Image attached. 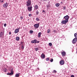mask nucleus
<instances>
[{
    "instance_id": "nucleus-1",
    "label": "nucleus",
    "mask_w": 77,
    "mask_h": 77,
    "mask_svg": "<svg viewBox=\"0 0 77 77\" xmlns=\"http://www.w3.org/2000/svg\"><path fill=\"white\" fill-rule=\"evenodd\" d=\"M32 5V1L31 0H28L27 2H26V7L31 6V5Z\"/></svg>"
},
{
    "instance_id": "nucleus-2",
    "label": "nucleus",
    "mask_w": 77,
    "mask_h": 77,
    "mask_svg": "<svg viewBox=\"0 0 77 77\" xmlns=\"http://www.w3.org/2000/svg\"><path fill=\"white\" fill-rule=\"evenodd\" d=\"M27 10L29 12H30L32 11V6L31 5L30 7H27Z\"/></svg>"
},
{
    "instance_id": "nucleus-3",
    "label": "nucleus",
    "mask_w": 77,
    "mask_h": 77,
    "mask_svg": "<svg viewBox=\"0 0 77 77\" xmlns=\"http://www.w3.org/2000/svg\"><path fill=\"white\" fill-rule=\"evenodd\" d=\"M63 19L66 20V21L68 22V19H69V16L67 15L64 17Z\"/></svg>"
},
{
    "instance_id": "nucleus-4",
    "label": "nucleus",
    "mask_w": 77,
    "mask_h": 77,
    "mask_svg": "<svg viewBox=\"0 0 77 77\" xmlns=\"http://www.w3.org/2000/svg\"><path fill=\"white\" fill-rule=\"evenodd\" d=\"M34 26L35 28L37 29L39 27V23H37L35 24L34 25Z\"/></svg>"
},
{
    "instance_id": "nucleus-5",
    "label": "nucleus",
    "mask_w": 77,
    "mask_h": 77,
    "mask_svg": "<svg viewBox=\"0 0 77 77\" xmlns=\"http://www.w3.org/2000/svg\"><path fill=\"white\" fill-rule=\"evenodd\" d=\"M13 74H14V72L13 71V69L12 68L11 71V73H8L7 74L8 75H12Z\"/></svg>"
},
{
    "instance_id": "nucleus-6",
    "label": "nucleus",
    "mask_w": 77,
    "mask_h": 77,
    "mask_svg": "<svg viewBox=\"0 0 77 77\" xmlns=\"http://www.w3.org/2000/svg\"><path fill=\"white\" fill-rule=\"evenodd\" d=\"M68 22V21H67V20H64L62 21L61 22V23L62 24H66V23H67Z\"/></svg>"
},
{
    "instance_id": "nucleus-7",
    "label": "nucleus",
    "mask_w": 77,
    "mask_h": 77,
    "mask_svg": "<svg viewBox=\"0 0 77 77\" xmlns=\"http://www.w3.org/2000/svg\"><path fill=\"white\" fill-rule=\"evenodd\" d=\"M8 3H5L3 5V6L4 7V8H7V7H8Z\"/></svg>"
},
{
    "instance_id": "nucleus-8",
    "label": "nucleus",
    "mask_w": 77,
    "mask_h": 77,
    "mask_svg": "<svg viewBox=\"0 0 77 77\" xmlns=\"http://www.w3.org/2000/svg\"><path fill=\"white\" fill-rule=\"evenodd\" d=\"M39 8V7L38 5H36L34 6V9L35 10H37V9H38Z\"/></svg>"
},
{
    "instance_id": "nucleus-9",
    "label": "nucleus",
    "mask_w": 77,
    "mask_h": 77,
    "mask_svg": "<svg viewBox=\"0 0 77 77\" xmlns=\"http://www.w3.org/2000/svg\"><path fill=\"white\" fill-rule=\"evenodd\" d=\"M19 30H20V28L16 29L14 31L15 33H18Z\"/></svg>"
},
{
    "instance_id": "nucleus-10",
    "label": "nucleus",
    "mask_w": 77,
    "mask_h": 77,
    "mask_svg": "<svg viewBox=\"0 0 77 77\" xmlns=\"http://www.w3.org/2000/svg\"><path fill=\"white\" fill-rule=\"evenodd\" d=\"M77 41V39L76 38H74L72 41V43L73 44H75V43Z\"/></svg>"
},
{
    "instance_id": "nucleus-11",
    "label": "nucleus",
    "mask_w": 77,
    "mask_h": 77,
    "mask_svg": "<svg viewBox=\"0 0 77 77\" xmlns=\"http://www.w3.org/2000/svg\"><path fill=\"white\" fill-rule=\"evenodd\" d=\"M60 65H63V64H64V60H61L60 62Z\"/></svg>"
},
{
    "instance_id": "nucleus-12",
    "label": "nucleus",
    "mask_w": 77,
    "mask_h": 77,
    "mask_svg": "<svg viewBox=\"0 0 77 77\" xmlns=\"http://www.w3.org/2000/svg\"><path fill=\"white\" fill-rule=\"evenodd\" d=\"M3 35H4V32H1V33H0V37H2Z\"/></svg>"
},
{
    "instance_id": "nucleus-13",
    "label": "nucleus",
    "mask_w": 77,
    "mask_h": 77,
    "mask_svg": "<svg viewBox=\"0 0 77 77\" xmlns=\"http://www.w3.org/2000/svg\"><path fill=\"white\" fill-rule=\"evenodd\" d=\"M41 34H42V33H41V32L38 33V38H40V37H41Z\"/></svg>"
},
{
    "instance_id": "nucleus-14",
    "label": "nucleus",
    "mask_w": 77,
    "mask_h": 77,
    "mask_svg": "<svg viewBox=\"0 0 77 77\" xmlns=\"http://www.w3.org/2000/svg\"><path fill=\"white\" fill-rule=\"evenodd\" d=\"M61 54L63 56H65V52L63 51L62 53Z\"/></svg>"
},
{
    "instance_id": "nucleus-15",
    "label": "nucleus",
    "mask_w": 77,
    "mask_h": 77,
    "mask_svg": "<svg viewBox=\"0 0 77 77\" xmlns=\"http://www.w3.org/2000/svg\"><path fill=\"white\" fill-rule=\"evenodd\" d=\"M41 57L43 59H44L45 58V55L44 54H42L41 55Z\"/></svg>"
},
{
    "instance_id": "nucleus-16",
    "label": "nucleus",
    "mask_w": 77,
    "mask_h": 77,
    "mask_svg": "<svg viewBox=\"0 0 77 77\" xmlns=\"http://www.w3.org/2000/svg\"><path fill=\"white\" fill-rule=\"evenodd\" d=\"M46 7L47 8H50L51 7V5L49 4H48V5H46Z\"/></svg>"
},
{
    "instance_id": "nucleus-17",
    "label": "nucleus",
    "mask_w": 77,
    "mask_h": 77,
    "mask_svg": "<svg viewBox=\"0 0 77 77\" xmlns=\"http://www.w3.org/2000/svg\"><path fill=\"white\" fill-rule=\"evenodd\" d=\"M3 70L4 72H6L7 71V69L6 68H5Z\"/></svg>"
},
{
    "instance_id": "nucleus-18",
    "label": "nucleus",
    "mask_w": 77,
    "mask_h": 77,
    "mask_svg": "<svg viewBox=\"0 0 77 77\" xmlns=\"http://www.w3.org/2000/svg\"><path fill=\"white\" fill-rule=\"evenodd\" d=\"M20 74V73H17V74L15 75V77H19V76H20V74Z\"/></svg>"
},
{
    "instance_id": "nucleus-19",
    "label": "nucleus",
    "mask_w": 77,
    "mask_h": 77,
    "mask_svg": "<svg viewBox=\"0 0 77 77\" xmlns=\"http://www.w3.org/2000/svg\"><path fill=\"white\" fill-rule=\"evenodd\" d=\"M39 14V11H38L37 10L36 12V14L35 15H38Z\"/></svg>"
},
{
    "instance_id": "nucleus-20",
    "label": "nucleus",
    "mask_w": 77,
    "mask_h": 77,
    "mask_svg": "<svg viewBox=\"0 0 77 77\" xmlns=\"http://www.w3.org/2000/svg\"><path fill=\"white\" fill-rule=\"evenodd\" d=\"M56 6H57V7H58V6H60V3H57L56 4Z\"/></svg>"
},
{
    "instance_id": "nucleus-21",
    "label": "nucleus",
    "mask_w": 77,
    "mask_h": 77,
    "mask_svg": "<svg viewBox=\"0 0 77 77\" xmlns=\"http://www.w3.org/2000/svg\"><path fill=\"white\" fill-rule=\"evenodd\" d=\"M16 40H17V41H19L20 40V37H16Z\"/></svg>"
},
{
    "instance_id": "nucleus-22",
    "label": "nucleus",
    "mask_w": 77,
    "mask_h": 77,
    "mask_svg": "<svg viewBox=\"0 0 77 77\" xmlns=\"http://www.w3.org/2000/svg\"><path fill=\"white\" fill-rule=\"evenodd\" d=\"M29 33H30V34H32V33H33V31L32 30H30L29 31Z\"/></svg>"
},
{
    "instance_id": "nucleus-23",
    "label": "nucleus",
    "mask_w": 77,
    "mask_h": 77,
    "mask_svg": "<svg viewBox=\"0 0 77 77\" xmlns=\"http://www.w3.org/2000/svg\"><path fill=\"white\" fill-rule=\"evenodd\" d=\"M24 45H22L21 47V48L22 49H24Z\"/></svg>"
},
{
    "instance_id": "nucleus-24",
    "label": "nucleus",
    "mask_w": 77,
    "mask_h": 77,
    "mask_svg": "<svg viewBox=\"0 0 77 77\" xmlns=\"http://www.w3.org/2000/svg\"><path fill=\"white\" fill-rule=\"evenodd\" d=\"M34 42L35 43V44H36V43H37V40L36 39H34Z\"/></svg>"
},
{
    "instance_id": "nucleus-25",
    "label": "nucleus",
    "mask_w": 77,
    "mask_h": 77,
    "mask_svg": "<svg viewBox=\"0 0 77 77\" xmlns=\"http://www.w3.org/2000/svg\"><path fill=\"white\" fill-rule=\"evenodd\" d=\"M74 36H75V38H77V33H75L74 34Z\"/></svg>"
},
{
    "instance_id": "nucleus-26",
    "label": "nucleus",
    "mask_w": 77,
    "mask_h": 77,
    "mask_svg": "<svg viewBox=\"0 0 77 77\" xmlns=\"http://www.w3.org/2000/svg\"><path fill=\"white\" fill-rule=\"evenodd\" d=\"M52 72H53V73H56V72H57V71L56 70H54Z\"/></svg>"
},
{
    "instance_id": "nucleus-27",
    "label": "nucleus",
    "mask_w": 77,
    "mask_h": 77,
    "mask_svg": "<svg viewBox=\"0 0 77 77\" xmlns=\"http://www.w3.org/2000/svg\"><path fill=\"white\" fill-rule=\"evenodd\" d=\"M36 21H39L40 20H39V18L37 17V18H36Z\"/></svg>"
},
{
    "instance_id": "nucleus-28",
    "label": "nucleus",
    "mask_w": 77,
    "mask_h": 77,
    "mask_svg": "<svg viewBox=\"0 0 77 77\" xmlns=\"http://www.w3.org/2000/svg\"><path fill=\"white\" fill-rule=\"evenodd\" d=\"M50 32V29H48L47 30V32L49 33Z\"/></svg>"
},
{
    "instance_id": "nucleus-29",
    "label": "nucleus",
    "mask_w": 77,
    "mask_h": 77,
    "mask_svg": "<svg viewBox=\"0 0 77 77\" xmlns=\"http://www.w3.org/2000/svg\"><path fill=\"white\" fill-rule=\"evenodd\" d=\"M49 46H50V47H51V46H52V43H49Z\"/></svg>"
},
{
    "instance_id": "nucleus-30",
    "label": "nucleus",
    "mask_w": 77,
    "mask_h": 77,
    "mask_svg": "<svg viewBox=\"0 0 77 77\" xmlns=\"http://www.w3.org/2000/svg\"><path fill=\"white\" fill-rule=\"evenodd\" d=\"M39 50V48H35V51H38V50Z\"/></svg>"
},
{
    "instance_id": "nucleus-31",
    "label": "nucleus",
    "mask_w": 77,
    "mask_h": 77,
    "mask_svg": "<svg viewBox=\"0 0 77 77\" xmlns=\"http://www.w3.org/2000/svg\"><path fill=\"white\" fill-rule=\"evenodd\" d=\"M51 62H53V59L52 58L51 59V60H50Z\"/></svg>"
},
{
    "instance_id": "nucleus-32",
    "label": "nucleus",
    "mask_w": 77,
    "mask_h": 77,
    "mask_svg": "<svg viewBox=\"0 0 77 77\" xmlns=\"http://www.w3.org/2000/svg\"><path fill=\"white\" fill-rule=\"evenodd\" d=\"M46 60L47 61H49V58H47L46 59Z\"/></svg>"
},
{
    "instance_id": "nucleus-33",
    "label": "nucleus",
    "mask_w": 77,
    "mask_h": 77,
    "mask_svg": "<svg viewBox=\"0 0 77 77\" xmlns=\"http://www.w3.org/2000/svg\"><path fill=\"white\" fill-rule=\"evenodd\" d=\"M35 42V41H34V40H32L31 41V43H32V44H33Z\"/></svg>"
},
{
    "instance_id": "nucleus-34",
    "label": "nucleus",
    "mask_w": 77,
    "mask_h": 77,
    "mask_svg": "<svg viewBox=\"0 0 77 77\" xmlns=\"http://www.w3.org/2000/svg\"><path fill=\"white\" fill-rule=\"evenodd\" d=\"M32 14H29V17H32Z\"/></svg>"
},
{
    "instance_id": "nucleus-35",
    "label": "nucleus",
    "mask_w": 77,
    "mask_h": 77,
    "mask_svg": "<svg viewBox=\"0 0 77 77\" xmlns=\"http://www.w3.org/2000/svg\"><path fill=\"white\" fill-rule=\"evenodd\" d=\"M20 18L21 20H23V17H20Z\"/></svg>"
},
{
    "instance_id": "nucleus-36",
    "label": "nucleus",
    "mask_w": 77,
    "mask_h": 77,
    "mask_svg": "<svg viewBox=\"0 0 77 77\" xmlns=\"http://www.w3.org/2000/svg\"><path fill=\"white\" fill-rule=\"evenodd\" d=\"M4 27H6V23L4 24Z\"/></svg>"
},
{
    "instance_id": "nucleus-37",
    "label": "nucleus",
    "mask_w": 77,
    "mask_h": 77,
    "mask_svg": "<svg viewBox=\"0 0 77 77\" xmlns=\"http://www.w3.org/2000/svg\"><path fill=\"white\" fill-rule=\"evenodd\" d=\"M66 9V7H64L63 8V10H65V9Z\"/></svg>"
},
{
    "instance_id": "nucleus-38",
    "label": "nucleus",
    "mask_w": 77,
    "mask_h": 77,
    "mask_svg": "<svg viewBox=\"0 0 77 77\" xmlns=\"http://www.w3.org/2000/svg\"><path fill=\"white\" fill-rule=\"evenodd\" d=\"M42 12H44V13H45V11L44 10H43Z\"/></svg>"
},
{
    "instance_id": "nucleus-39",
    "label": "nucleus",
    "mask_w": 77,
    "mask_h": 77,
    "mask_svg": "<svg viewBox=\"0 0 77 77\" xmlns=\"http://www.w3.org/2000/svg\"><path fill=\"white\" fill-rule=\"evenodd\" d=\"M71 77H75L73 75H72L71 76Z\"/></svg>"
},
{
    "instance_id": "nucleus-40",
    "label": "nucleus",
    "mask_w": 77,
    "mask_h": 77,
    "mask_svg": "<svg viewBox=\"0 0 77 77\" xmlns=\"http://www.w3.org/2000/svg\"><path fill=\"white\" fill-rule=\"evenodd\" d=\"M11 32H9V35H11Z\"/></svg>"
},
{
    "instance_id": "nucleus-41",
    "label": "nucleus",
    "mask_w": 77,
    "mask_h": 77,
    "mask_svg": "<svg viewBox=\"0 0 77 77\" xmlns=\"http://www.w3.org/2000/svg\"><path fill=\"white\" fill-rule=\"evenodd\" d=\"M54 33H56V30H54Z\"/></svg>"
},
{
    "instance_id": "nucleus-42",
    "label": "nucleus",
    "mask_w": 77,
    "mask_h": 77,
    "mask_svg": "<svg viewBox=\"0 0 77 77\" xmlns=\"http://www.w3.org/2000/svg\"><path fill=\"white\" fill-rule=\"evenodd\" d=\"M39 41H37V43H39Z\"/></svg>"
},
{
    "instance_id": "nucleus-43",
    "label": "nucleus",
    "mask_w": 77,
    "mask_h": 77,
    "mask_svg": "<svg viewBox=\"0 0 77 77\" xmlns=\"http://www.w3.org/2000/svg\"><path fill=\"white\" fill-rule=\"evenodd\" d=\"M3 2H4V1H3V0L1 2V3H3Z\"/></svg>"
},
{
    "instance_id": "nucleus-44",
    "label": "nucleus",
    "mask_w": 77,
    "mask_h": 77,
    "mask_svg": "<svg viewBox=\"0 0 77 77\" xmlns=\"http://www.w3.org/2000/svg\"><path fill=\"white\" fill-rule=\"evenodd\" d=\"M62 3H63V2H60V4H61Z\"/></svg>"
},
{
    "instance_id": "nucleus-45",
    "label": "nucleus",
    "mask_w": 77,
    "mask_h": 77,
    "mask_svg": "<svg viewBox=\"0 0 77 77\" xmlns=\"http://www.w3.org/2000/svg\"><path fill=\"white\" fill-rule=\"evenodd\" d=\"M22 43H23V42H21V44H22Z\"/></svg>"
},
{
    "instance_id": "nucleus-46",
    "label": "nucleus",
    "mask_w": 77,
    "mask_h": 77,
    "mask_svg": "<svg viewBox=\"0 0 77 77\" xmlns=\"http://www.w3.org/2000/svg\"><path fill=\"white\" fill-rule=\"evenodd\" d=\"M44 1H47V0H44Z\"/></svg>"
},
{
    "instance_id": "nucleus-47",
    "label": "nucleus",
    "mask_w": 77,
    "mask_h": 77,
    "mask_svg": "<svg viewBox=\"0 0 77 77\" xmlns=\"http://www.w3.org/2000/svg\"><path fill=\"white\" fill-rule=\"evenodd\" d=\"M2 0H0V2H1V1Z\"/></svg>"
}]
</instances>
